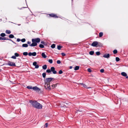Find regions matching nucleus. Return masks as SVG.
I'll return each mask as SVG.
<instances>
[{
    "mask_svg": "<svg viewBox=\"0 0 128 128\" xmlns=\"http://www.w3.org/2000/svg\"><path fill=\"white\" fill-rule=\"evenodd\" d=\"M8 38L6 37H4L3 38V40H8Z\"/></svg>",
    "mask_w": 128,
    "mask_h": 128,
    "instance_id": "38",
    "label": "nucleus"
},
{
    "mask_svg": "<svg viewBox=\"0 0 128 128\" xmlns=\"http://www.w3.org/2000/svg\"><path fill=\"white\" fill-rule=\"evenodd\" d=\"M30 43H31V42H30L28 41V42H27V43L28 44H30Z\"/></svg>",
    "mask_w": 128,
    "mask_h": 128,
    "instance_id": "51",
    "label": "nucleus"
},
{
    "mask_svg": "<svg viewBox=\"0 0 128 128\" xmlns=\"http://www.w3.org/2000/svg\"><path fill=\"white\" fill-rule=\"evenodd\" d=\"M98 44V42L96 41L94 42L92 44H91V45L95 47Z\"/></svg>",
    "mask_w": 128,
    "mask_h": 128,
    "instance_id": "6",
    "label": "nucleus"
},
{
    "mask_svg": "<svg viewBox=\"0 0 128 128\" xmlns=\"http://www.w3.org/2000/svg\"><path fill=\"white\" fill-rule=\"evenodd\" d=\"M6 33L8 34H10L11 33V32L10 30H6Z\"/></svg>",
    "mask_w": 128,
    "mask_h": 128,
    "instance_id": "17",
    "label": "nucleus"
},
{
    "mask_svg": "<svg viewBox=\"0 0 128 128\" xmlns=\"http://www.w3.org/2000/svg\"><path fill=\"white\" fill-rule=\"evenodd\" d=\"M116 60L117 62H118L120 60V59L118 57H116Z\"/></svg>",
    "mask_w": 128,
    "mask_h": 128,
    "instance_id": "34",
    "label": "nucleus"
},
{
    "mask_svg": "<svg viewBox=\"0 0 128 128\" xmlns=\"http://www.w3.org/2000/svg\"><path fill=\"white\" fill-rule=\"evenodd\" d=\"M41 44H44V42L43 41H42L41 42Z\"/></svg>",
    "mask_w": 128,
    "mask_h": 128,
    "instance_id": "49",
    "label": "nucleus"
},
{
    "mask_svg": "<svg viewBox=\"0 0 128 128\" xmlns=\"http://www.w3.org/2000/svg\"><path fill=\"white\" fill-rule=\"evenodd\" d=\"M88 72H92L90 68H88Z\"/></svg>",
    "mask_w": 128,
    "mask_h": 128,
    "instance_id": "42",
    "label": "nucleus"
},
{
    "mask_svg": "<svg viewBox=\"0 0 128 128\" xmlns=\"http://www.w3.org/2000/svg\"><path fill=\"white\" fill-rule=\"evenodd\" d=\"M32 42H35L36 43H38L40 42V39L39 38H38L35 39H32Z\"/></svg>",
    "mask_w": 128,
    "mask_h": 128,
    "instance_id": "3",
    "label": "nucleus"
},
{
    "mask_svg": "<svg viewBox=\"0 0 128 128\" xmlns=\"http://www.w3.org/2000/svg\"><path fill=\"white\" fill-rule=\"evenodd\" d=\"M39 47L41 48H44V46L42 44H40L39 45Z\"/></svg>",
    "mask_w": 128,
    "mask_h": 128,
    "instance_id": "28",
    "label": "nucleus"
},
{
    "mask_svg": "<svg viewBox=\"0 0 128 128\" xmlns=\"http://www.w3.org/2000/svg\"><path fill=\"white\" fill-rule=\"evenodd\" d=\"M36 55V52H34L32 53V56H35Z\"/></svg>",
    "mask_w": 128,
    "mask_h": 128,
    "instance_id": "23",
    "label": "nucleus"
},
{
    "mask_svg": "<svg viewBox=\"0 0 128 128\" xmlns=\"http://www.w3.org/2000/svg\"><path fill=\"white\" fill-rule=\"evenodd\" d=\"M18 25L19 26H20V24H19V25Z\"/></svg>",
    "mask_w": 128,
    "mask_h": 128,
    "instance_id": "57",
    "label": "nucleus"
},
{
    "mask_svg": "<svg viewBox=\"0 0 128 128\" xmlns=\"http://www.w3.org/2000/svg\"><path fill=\"white\" fill-rule=\"evenodd\" d=\"M110 56L109 54H106L103 55V57L104 58H108L110 57Z\"/></svg>",
    "mask_w": 128,
    "mask_h": 128,
    "instance_id": "9",
    "label": "nucleus"
},
{
    "mask_svg": "<svg viewBox=\"0 0 128 128\" xmlns=\"http://www.w3.org/2000/svg\"><path fill=\"white\" fill-rule=\"evenodd\" d=\"M126 78H128V76H126Z\"/></svg>",
    "mask_w": 128,
    "mask_h": 128,
    "instance_id": "54",
    "label": "nucleus"
},
{
    "mask_svg": "<svg viewBox=\"0 0 128 128\" xmlns=\"http://www.w3.org/2000/svg\"><path fill=\"white\" fill-rule=\"evenodd\" d=\"M48 124L47 123H46L45 124V127H47L48 126Z\"/></svg>",
    "mask_w": 128,
    "mask_h": 128,
    "instance_id": "47",
    "label": "nucleus"
},
{
    "mask_svg": "<svg viewBox=\"0 0 128 128\" xmlns=\"http://www.w3.org/2000/svg\"><path fill=\"white\" fill-rule=\"evenodd\" d=\"M22 46L23 47L26 48L28 47V45L27 44H22Z\"/></svg>",
    "mask_w": 128,
    "mask_h": 128,
    "instance_id": "14",
    "label": "nucleus"
},
{
    "mask_svg": "<svg viewBox=\"0 0 128 128\" xmlns=\"http://www.w3.org/2000/svg\"><path fill=\"white\" fill-rule=\"evenodd\" d=\"M51 47L52 48H55V44H52L51 45Z\"/></svg>",
    "mask_w": 128,
    "mask_h": 128,
    "instance_id": "27",
    "label": "nucleus"
},
{
    "mask_svg": "<svg viewBox=\"0 0 128 128\" xmlns=\"http://www.w3.org/2000/svg\"><path fill=\"white\" fill-rule=\"evenodd\" d=\"M3 40V38H2V37H0V40Z\"/></svg>",
    "mask_w": 128,
    "mask_h": 128,
    "instance_id": "52",
    "label": "nucleus"
},
{
    "mask_svg": "<svg viewBox=\"0 0 128 128\" xmlns=\"http://www.w3.org/2000/svg\"><path fill=\"white\" fill-rule=\"evenodd\" d=\"M65 107H66V106H62V110H63L64 111H65V110H64L63 109V108H65Z\"/></svg>",
    "mask_w": 128,
    "mask_h": 128,
    "instance_id": "43",
    "label": "nucleus"
},
{
    "mask_svg": "<svg viewBox=\"0 0 128 128\" xmlns=\"http://www.w3.org/2000/svg\"><path fill=\"white\" fill-rule=\"evenodd\" d=\"M23 54L24 56H26L28 55V54L27 52H24L23 53Z\"/></svg>",
    "mask_w": 128,
    "mask_h": 128,
    "instance_id": "22",
    "label": "nucleus"
},
{
    "mask_svg": "<svg viewBox=\"0 0 128 128\" xmlns=\"http://www.w3.org/2000/svg\"><path fill=\"white\" fill-rule=\"evenodd\" d=\"M94 53V52L93 51H91L89 52V54L91 55H93Z\"/></svg>",
    "mask_w": 128,
    "mask_h": 128,
    "instance_id": "20",
    "label": "nucleus"
},
{
    "mask_svg": "<svg viewBox=\"0 0 128 128\" xmlns=\"http://www.w3.org/2000/svg\"><path fill=\"white\" fill-rule=\"evenodd\" d=\"M9 37L10 38H14V36L13 35L10 34L9 35Z\"/></svg>",
    "mask_w": 128,
    "mask_h": 128,
    "instance_id": "18",
    "label": "nucleus"
},
{
    "mask_svg": "<svg viewBox=\"0 0 128 128\" xmlns=\"http://www.w3.org/2000/svg\"><path fill=\"white\" fill-rule=\"evenodd\" d=\"M27 88H28L29 89H32V86H28L27 87Z\"/></svg>",
    "mask_w": 128,
    "mask_h": 128,
    "instance_id": "31",
    "label": "nucleus"
},
{
    "mask_svg": "<svg viewBox=\"0 0 128 128\" xmlns=\"http://www.w3.org/2000/svg\"><path fill=\"white\" fill-rule=\"evenodd\" d=\"M22 8H25V7H22Z\"/></svg>",
    "mask_w": 128,
    "mask_h": 128,
    "instance_id": "56",
    "label": "nucleus"
},
{
    "mask_svg": "<svg viewBox=\"0 0 128 128\" xmlns=\"http://www.w3.org/2000/svg\"><path fill=\"white\" fill-rule=\"evenodd\" d=\"M53 79H54L53 78H46L44 80V83L45 84L44 87L47 90H50V82Z\"/></svg>",
    "mask_w": 128,
    "mask_h": 128,
    "instance_id": "1",
    "label": "nucleus"
},
{
    "mask_svg": "<svg viewBox=\"0 0 128 128\" xmlns=\"http://www.w3.org/2000/svg\"><path fill=\"white\" fill-rule=\"evenodd\" d=\"M15 56L16 57H18L19 56V54L17 53H15L14 54Z\"/></svg>",
    "mask_w": 128,
    "mask_h": 128,
    "instance_id": "32",
    "label": "nucleus"
},
{
    "mask_svg": "<svg viewBox=\"0 0 128 128\" xmlns=\"http://www.w3.org/2000/svg\"><path fill=\"white\" fill-rule=\"evenodd\" d=\"M96 54L98 56L100 54V53L99 52H96Z\"/></svg>",
    "mask_w": 128,
    "mask_h": 128,
    "instance_id": "33",
    "label": "nucleus"
},
{
    "mask_svg": "<svg viewBox=\"0 0 128 128\" xmlns=\"http://www.w3.org/2000/svg\"><path fill=\"white\" fill-rule=\"evenodd\" d=\"M46 72L48 73H50L51 72V70L50 69H48L46 70Z\"/></svg>",
    "mask_w": 128,
    "mask_h": 128,
    "instance_id": "26",
    "label": "nucleus"
},
{
    "mask_svg": "<svg viewBox=\"0 0 128 128\" xmlns=\"http://www.w3.org/2000/svg\"><path fill=\"white\" fill-rule=\"evenodd\" d=\"M52 59H50L48 60V62L50 64L52 63Z\"/></svg>",
    "mask_w": 128,
    "mask_h": 128,
    "instance_id": "36",
    "label": "nucleus"
},
{
    "mask_svg": "<svg viewBox=\"0 0 128 128\" xmlns=\"http://www.w3.org/2000/svg\"><path fill=\"white\" fill-rule=\"evenodd\" d=\"M50 16L52 17H54V18H58V16L54 14H50Z\"/></svg>",
    "mask_w": 128,
    "mask_h": 128,
    "instance_id": "11",
    "label": "nucleus"
},
{
    "mask_svg": "<svg viewBox=\"0 0 128 128\" xmlns=\"http://www.w3.org/2000/svg\"><path fill=\"white\" fill-rule=\"evenodd\" d=\"M42 68L43 69L46 70L47 68V65H44L42 66Z\"/></svg>",
    "mask_w": 128,
    "mask_h": 128,
    "instance_id": "15",
    "label": "nucleus"
},
{
    "mask_svg": "<svg viewBox=\"0 0 128 128\" xmlns=\"http://www.w3.org/2000/svg\"><path fill=\"white\" fill-rule=\"evenodd\" d=\"M28 54L29 56H32V53L31 52H29Z\"/></svg>",
    "mask_w": 128,
    "mask_h": 128,
    "instance_id": "46",
    "label": "nucleus"
},
{
    "mask_svg": "<svg viewBox=\"0 0 128 128\" xmlns=\"http://www.w3.org/2000/svg\"><path fill=\"white\" fill-rule=\"evenodd\" d=\"M32 43L30 44L29 46H36L37 45V43L36 42H32Z\"/></svg>",
    "mask_w": 128,
    "mask_h": 128,
    "instance_id": "8",
    "label": "nucleus"
},
{
    "mask_svg": "<svg viewBox=\"0 0 128 128\" xmlns=\"http://www.w3.org/2000/svg\"><path fill=\"white\" fill-rule=\"evenodd\" d=\"M8 40H9L10 41H11L12 42H14L13 41H12L11 39H9L8 38Z\"/></svg>",
    "mask_w": 128,
    "mask_h": 128,
    "instance_id": "50",
    "label": "nucleus"
},
{
    "mask_svg": "<svg viewBox=\"0 0 128 128\" xmlns=\"http://www.w3.org/2000/svg\"><path fill=\"white\" fill-rule=\"evenodd\" d=\"M11 58L14 59H16V56H12L11 57Z\"/></svg>",
    "mask_w": 128,
    "mask_h": 128,
    "instance_id": "44",
    "label": "nucleus"
},
{
    "mask_svg": "<svg viewBox=\"0 0 128 128\" xmlns=\"http://www.w3.org/2000/svg\"><path fill=\"white\" fill-rule=\"evenodd\" d=\"M62 48V46H58L57 47L58 49V50H60L61 48Z\"/></svg>",
    "mask_w": 128,
    "mask_h": 128,
    "instance_id": "25",
    "label": "nucleus"
},
{
    "mask_svg": "<svg viewBox=\"0 0 128 128\" xmlns=\"http://www.w3.org/2000/svg\"><path fill=\"white\" fill-rule=\"evenodd\" d=\"M57 84H54L52 85V87H53V88H54V87L55 88L57 86Z\"/></svg>",
    "mask_w": 128,
    "mask_h": 128,
    "instance_id": "29",
    "label": "nucleus"
},
{
    "mask_svg": "<svg viewBox=\"0 0 128 128\" xmlns=\"http://www.w3.org/2000/svg\"><path fill=\"white\" fill-rule=\"evenodd\" d=\"M50 70L51 72H52V73L54 74H56L57 73V72L55 70V69L54 67H52L50 68Z\"/></svg>",
    "mask_w": 128,
    "mask_h": 128,
    "instance_id": "5",
    "label": "nucleus"
},
{
    "mask_svg": "<svg viewBox=\"0 0 128 128\" xmlns=\"http://www.w3.org/2000/svg\"><path fill=\"white\" fill-rule=\"evenodd\" d=\"M121 74L124 76H127L126 74L124 72H122L121 73Z\"/></svg>",
    "mask_w": 128,
    "mask_h": 128,
    "instance_id": "13",
    "label": "nucleus"
},
{
    "mask_svg": "<svg viewBox=\"0 0 128 128\" xmlns=\"http://www.w3.org/2000/svg\"><path fill=\"white\" fill-rule=\"evenodd\" d=\"M81 84L82 85V86L84 87L85 88H86L87 86L86 85L83 84Z\"/></svg>",
    "mask_w": 128,
    "mask_h": 128,
    "instance_id": "39",
    "label": "nucleus"
},
{
    "mask_svg": "<svg viewBox=\"0 0 128 128\" xmlns=\"http://www.w3.org/2000/svg\"><path fill=\"white\" fill-rule=\"evenodd\" d=\"M61 54L63 56H66L65 54L64 53H63V52L62 53H61Z\"/></svg>",
    "mask_w": 128,
    "mask_h": 128,
    "instance_id": "45",
    "label": "nucleus"
},
{
    "mask_svg": "<svg viewBox=\"0 0 128 128\" xmlns=\"http://www.w3.org/2000/svg\"><path fill=\"white\" fill-rule=\"evenodd\" d=\"M80 112V111H78L77 112H76V114L78 113V112Z\"/></svg>",
    "mask_w": 128,
    "mask_h": 128,
    "instance_id": "55",
    "label": "nucleus"
},
{
    "mask_svg": "<svg viewBox=\"0 0 128 128\" xmlns=\"http://www.w3.org/2000/svg\"><path fill=\"white\" fill-rule=\"evenodd\" d=\"M46 74L45 73H43L42 74V76L43 78H45L46 76Z\"/></svg>",
    "mask_w": 128,
    "mask_h": 128,
    "instance_id": "24",
    "label": "nucleus"
},
{
    "mask_svg": "<svg viewBox=\"0 0 128 128\" xmlns=\"http://www.w3.org/2000/svg\"><path fill=\"white\" fill-rule=\"evenodd\" d=\"M42 57L44 58H46L47 56L45 54L44 52L42 53Z\"/></svg>",
    "mask_w": 128,
    "mask_h": 128,
    "instance_id": "12",
    "label": "nucleus"
},
{
    "mask_svg": "<svg viewBox=\"0 0 128 128\" xmlns=\"http://www.w3.org/2000/svg\"><path fill=\"white\" fill-rule=\"evenodd\" d=\"M103 35V33L102 32H100L99 34V36L100 37H102Z\"/></svg>",
    "mask_w": 128,
    "mask_h": 128,
    "instance_id": "19",
    "label": "nucleus"
},
{
    "mask_svg": "<svg viewBox=\"0 0 128 128\" xmlns=\"http://www.w3.org/2000/svg\"><path fill=\"white\" fill-rule=\"evenodd\" d=\"M57 63L58 64H60L61 63L60 61V60H58L57 61Z\"/></svg>",
    "mask_w": 128,
    "mask_h": 128,
    "instance_id": "40",
    "label": "nucleus"
},
{
    "mask_svg": "<svg viewBox=\"0 0 128 128\" xmlns=\"http://www.w3.org/2000/svg\"><path fill=\"white\" fill-rule=\"evenodd\" d=\"M113 52L114 54H116L117 53L118 51L116 50H115L113 51Z\"/></svg>",
    "mask_w": 128,
    "mask_h": 128,
    "instance_id": "30",
    "label": "nucleus"
},
{
    "mask_svg": "<svg viewBox=\"0 0 128 128\" xmlns=\"http://www.w3.org/2000/svg\"><path fill=\"white\" fill-rule=\"evenodd\" d=\"M26 39L25 38H23L22 39V40H20L22 42H25L26 41Z\"/></svg>",
    "mask_w": 128,
    "mask_h": 128,
    "instance_id": "35",
    "label": "nucleus"
},
{
    "mask_svg": "<svg viewBox=\"0 0 128 128\" xmlns=\"http://www.w3.org/2000/svg\"><path fill=\"white\" fill-rule=\"evenodd\" d=\"M104 70L103 69H102L100 70V71L102 73H103L104 72Z\"/></svg>",
    "mask_w": 128,
    "mask_h": 128,
    "instance_id": "41",
    "label": "nucleus"
},
{
    "mask_svg": "<svg viewBox=\"0 0 128 128\" xmlns=\"http://www.w3.org/2000/svg\"><path fill=\"white\" fill-rule=\"evenodd\" d=\"M33 89L35 90L40 91V88H38V87L36 86H34L32 88Z\"/></svg>",
    "mask_w": 128,
    "mask_h": 128,
    "instance_id": "10",
    "label": "nucleus"
},
{
    "mask_svg": "<svg viewBox=\"0 0 128 128\" xmlns=\"http://www.w3.org/2000/svg\"><path fill=\"white\" fill-rule=\"evenodd\" d=\"M72 68V66H70V69H71Z\"/></svg>",
    "mask_w": 128,
    "mask_h": 128,
    "instance_id": "53",
    "label": "nucleus"
},
{
    "mask_svg": "<svg viewBox=\"0 0 128 128\" xmlns=\"http://www.w3.org/2000/svg\"><path fill=\"white\" fill-rule=\"evenodd\" d=\"M37 63L36 62H34L33 63V65L35 66V68H39V66L38 65H37Z\"/></svg>",
    "mask_w": 128,
    "mask_h": 128,
    "instance_id": "7",
    "label": "nucleus"
},
{
    "mask_svg": "<svg viewBox=\"0 0 128 128\" xmlns=\"http://www.w3.org/2000/svg\"><path fill=\"white\" fill-rule=\"evenodd\" d=\"M62 73L63 72L62 70H59L58 72V73L60 74H62Z\"/></svg>",
    "mask_w": 128,
    "mask_h": 128,
    "instance_id": "37",
    "label": "nucleus"
},
{
    "mask_svg": "<svg viewBox=\"0 0 128 128\" xmlns=\"http://www.w3.org/2000/svg\"><path fill=\"white\" fill-rule=\"evenodd\" d=\"M8 64L10 66H16V64L14 63L11 62L10 61H8Z\"/></svg>",
    "mask_w": 128,
    "mask_h": 128,
    "instance_id": "4",
    "label": "nucleus"
},
{
    "mask_svg": "<svg viewBox=\"0 0 128 128\" xmlns=\"http://www.w3.org/2000/svg\"><path fill=\"white\" fill-rule=\"evenodd\" d=\"M79 66H76L74 68V70H76L79 69Z\"/></svg>",
    "mask_w": 128,
    "mask_h": 128,
    "instance_id": "16",
    "label": "nucleus"
},
{
    "mask_svg": "<svg viewBox=\"0 0 128 128\" xmlns=\"http://www.w3.org/2000/svg\"><path fill=\"white\" fill-rule=\"evenodd\" d=\"M29 102L32 104V106L34 108L38 109H41L42 108V106L37 101L30 100Z\"/></svg>",
    "mask_w": 128,
    "mask_h": 128,
    "instance_id": "2",
    "label": "nucleus"
},
{
    "mask_svg": "<svg viewBox=\"0 0 128 128\" xmlns=\"http://www.w3.org/2000/svg\"><path fill=\"white\" fill-rule=\"evenodd\" d=\"M20 40L19 38H18L17 40V41L18 42H19L20 41Z\"/></svg>",
    "mask_w": 128,
    "mask_h": 128,
    "instance_id": "48",
    "label": "nucleus"
},
{
    "mask_svg": "<svg viewBox=\"0 0 128 128\" xmlns=\"http://www.w3.org/2000/svg\"><path fill=\"white\" fill-rule=\"evenodd\" d=\"M0 36L2 37H4L6 36V34L4 33H2L0 34Z\"/></svg>",
    "mask_w": 128,
    "mask_h": 128,
    "instance_id": "21",
    "label": "nucleus"
}]
</instances>
